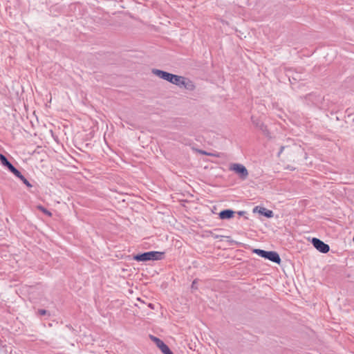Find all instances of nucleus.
Masks as SVG:
<instances>
[{
  "label": "nucleus",
  "mask_w": 354,
  "mask_h": 354,
  "mask_svg": "<svg viewBox=\"0 0 354 354\" xmlns=\"http://www.w3.org/2000/svg\"><path fill=\"white\" fill-rule=\"evenodd\" d=\"M164 252L149 251L142 253H138L133 256V259L136 261L146 262L149 261H158L165 258Z\"/></svg>",
  "instance_id": "obj_1"
},
{
  "label": "nucleus",
  "mask_w": 354,
  "mask_h": 354,
  "mask_svg": "<svg viewBox=\"0 0 354 354\" xmlns=\"http://www.w3.org/2000/svg\"><path fill=\"white\" fill-rule=\"evenodd\" d=\"M252 252L262 258H264L265 259H268L273 263L278 264L281 263L280 256L275 251H266L261 249H253Z\"/></svg>",
  "instance_id": "obj_2"
},
{
  "label": "nucleus",
  "mask_w": 354,
  "mask_h": 354,
  "mask_svg": "<svg viewBox=\"0 0 354 354\" xmlns=\"http://www.w3.org/2000/svg\"><path fill=\"white\" fill-rule=\"evenodd\" d=\"M230 169L234 171L242 180H245L248 176V171L246 167L239 163H233L230 166Z\"/></svg>",
  "instance_id": "obj_3"
},
{
  "label": "nucleus",
  "mask_w": 354,
  "mask_h": 354,
  "mask_svg": "<svg viewBox=\"0 0 354 354\" xmlns=\"http://www.w3.org/2000/svg\"><path fill=\"white\" fill-rule=\"evenodd\" d=\"M311 243L319 252L326 254L329 252L330 246L329 245L325 243L324 241L320 240L318 238L313 237L311 239Z\"/></svg>",
  "instance_id": "obj_4"
},
{
  "label": "nucleus",
  "mask_w": 354,
  "mask_h": 354,
  "mask_svg": "<svg viewBox=\"0 0 354 354\" xmlns=\"http://www.w3.org/2000/svg\"><path fill=\"white\" fill-rule=\"evenodd\" d=\"M176 82V86L178 87L184 88L190 91H194L196 88L194 82L192 80L183 76H179V80Z\"/></svg>",
  "instance_id": "obj_5"
},
{
  "label": "nucleus",
  "mask_w": 354,
  "mask_h": 354,
  "mask_svg": "<svg viewBox=\"0 0 354 354\" xmlns=\"http://www.w3.org/2000/svg\"><path fill=\"white\" fill-rule=\"evenodd\" d=\"M251 121L256 128L259 129L264 136L270 137V132L267 126L259 118L254 115L251 116Z\"/></svg>",
  "instance_id": "obj_6"
},
{
  "label": "nucleus",
  "mask_w": 354,
  "mask_h": 354,
  "mask_svg": "<svg viewBox=\"0 0 354 354\" xmlns=\"http://www.w3.org/2000/svg\"><path fill=\"white\" fill-rule=\"evenodd\" d=\"M149 337L156 344L157 347L160 348L163 354H167L170 351H171L169 347L160 338L152 335H150Z\"/></svg>",
  "instance_id": "obj_7"
},
{
  "label": "nucleus",
  "mask_w": 354,
  "mask_h": 354,
  "mask_svg": "<svg viewBox=\"0 0 354 354\" xmlns=\"http://www.w3.org/2000/svg\"><path fill=\"white\" fill-rule=\"evenodd\" d=\"M222 230H223V229L216 228L214 230L207 231L206 232L208 234H209L210 236H212L214 239H218L220 237H225L227 239V242L230 243V245H239L241 244V243H239L236 241L232 240L230 236H223V235H221V234H218L215 233L216 232H220Z\"/></svg>",
  "instance_id": "obj_8"
},
{
  "label": "nucleus",
  "mask_w": 354,
  "mask_h": 354,
  "mask_svg": "<svg viewBox=\"0 0 354 354\" xmlns=\"http://www.w3.org/2000/svg\"><path fill=\"white\" fill-rule=\"evenodd\" d=\"M253 213H258L268 218H272L274 213L272 210L268 209L266 207L261 206H255L252 210Z\"/></svg>",
  "instance_id": "obj_9"
},
{
  "label": "nucleus",
  "mask_w": 354,
  "mask_h": 354,
  "mask_svg": "<svg viewBox=\"0 0 354 354\" xmlns=\"http://www.w3.org/2000/svg\"><path fill=\"white\" fill-rule=\"evenodd\" d=\"M79 166H81V164L70 156V158L68 159V173H77Z\"/></svg>",
  "instance_id": "obj_10"
},
{
  "label": "nucleus",
  "mask_w": 354,
  "mask_h": 354,
  "mask_svg": "<svg viewBox=\"0 0 354 354\" xmlns=\"http://www.w3.org/2000/svg\"><path fill=\"white\" fill-rule=\"evenodd\" d=\"M236 212L231 209H225L218 214V217L221 220H229L234 216Z\"/></svg>",
  "instance_id": "obj_11"
},
{
  "label": "nucleus",
  "mask_w": 354,
  "mask_h": 354,
  "mask_svg": "<svg viewBox=\"0 0 354 354\" xmlns=\"http://www.w3.org/2000/svg\"><path fill=\"white\" fill-rule=\"evenodd\" d=\"M152 73L154 74L155 75H156L157 77H158L159 78L166 80V81L167 80V79L169 78V76L170 75V73H169L167 71H165L156 69V68H154L152 70Z\"/></svg>",
  "instance_id": "obj_12"
},
{
  "label": "nucleus",
  "mask_w": 354,
  "mask_h": 354,
  "mask_svg": "<svg viewBox=\"0 0 354 354\" xmlns=\"http://www.w3.org/2000/svg\"><path fill=\"white\" fill-rule=\"evenodd\" d=\"M0 162L4 167H7V169L10 168V167L12 165L8 158L2 153H0Z\"/></svg>",
  "instance_id": "obj_13"
},
{
  "label": "nucleus",
  "mask_w": 354,
  "mask_h": 354,
  "mask_svg": "<svg viewBox=\"0 0 354 354\" xmlns=\"http://www.w3.org/2000/svg\"><path fill=\"white\" fill-rule=\"evenodd\" d=\"M11 173H12L16 177L19 179H22L23 175L21 173L16 169L13 165H11L10 168L8 169Z\"/></svg>",
  "instance_id": "obj_14"
},
{
  "label": "nucleus",
  "mask_w": 354,
  "mask_h": 354,
  "mask_svg": "<svg viewBox=\"0 0 354 354\" xmlns=\"http://www.w3.org/2000/svg\"><path fill=\"white\" fill-rule=\"evenodd\" d=\"M179 76L180 75L170 73L169 78L167 79V81L169 82V83L176 85V84H177L176 82H178V80H179Z\"/></svg>",
  "instance_id": "obj_15"
},
{
  "label": "nucleus",
  "mask_w": 354,
  "mask_h": 354,
  "mask_svg": "<svg viewBox=\"0 0 354 354\" xmlns=\"http://www.w3.org/2000/svg\"><path fill=\"white\" fill-rule=\"evenodd\" d=\"M28 187H32V185L30 182L23 176L22 179H20Z\"/></svg>",
  "instance_id": "obj_16"
},
{
  "label": "nucleus",
  "mask_w": 354,
  "mask_h": 354,
  "mask_svg": "<svg viewBox=\"0 0 354 354\" xmlns=\"http://www.w3.org/2000/svg\"><path fill=\"white\" fill-rule=\"evenodd\" d=\"M38 208L41 210L44 214L50 216L51 213L42 206H39Z\"/></svg>",
  "instance_id": "obj_17"
},
{
  "label": "nucleus",
  "mask_w": 354,
  "mask_h": 354,
  "mask_svg": "<svg viewBox=\"0 0 354 354\" xmlns=\"http://www.w3.org/2000/svg\"><path fill=\"white\" fill-rule=\"evenodd\" d=\"M288 147L287 146H281L280 147V149H279V151L277 154V156L279 157L281 153L283 151V150L287 148Z\"/></svg>",
  "instance_id": "obj_18"
},
{
  "label": "nucleus",
  "mask_w": 354,
  "mask_h": 354,
  "mask_svg": "<svg viewBox=\"0 0 354 354\" xmlns=\"http://www.w3.org/2000/svg\"><path fill=\"white\" fill-rule=\"evenodd\" d=\"M46 313H47V311L46 310H44V309L39 310V313L41 315H44L46 314Z\"/></svg>",
  "instance_id": "obj_19"
},
{
  "label": "nucleus",
  "mask_w": 354,
  "mask_h": 354,
  "mask_svg": "<svg viewBox=\"0 0 354 354\" xmlns=\"http://www.w3.org/2000/svg\"><path fill=\"white\" fill-rule=\"evenodd\" d=\"M196 280H194V281L192 283V289H197V286H196Z\"/></svg>",
  "instance_id": "obj_20"
},
{
  "label": "nucleus",
  "mask_w": 354,
  "mask_h": 354,
  "mask_svg": "<svg viewBox=\"0 0 354 354\" xmlns=\"http://www.w3.org/2000/svg\"><path fill=\"white\" fill-rule=\"evenodd\" d=\"M246 214V212L245 211H239L237 212V214L240 216H244Z\"/></svg>",
  "instance_id": "obj_21"
},
{
  "label": "nucleus",
  "mask_w": 354,
  "mask_h": 354,
  "mask_svg": "<svg viewBox=\"0 0 354 354\" xmlns=\"http://www.w3.org/2000/svg\"><path fill=\"white\" fill-rule=\"evenodd\" d=\"M149 307L151 309H153L154 308V305L153 304H149Z\"/></svg>",
  "instance_id": "obj_22"
},
{
  "label": "nucleus",
  "mask_w": 354,
  "mask_h": 354,
  "mask_svg": "<svg viewBox=\"0 0 354 354\" xmlns=\"http://www.w3.org/2000/svg\"><path fill=\"white\" fill-rule=\"evenodd\" d=\"M167 354H174V353H173L171 351H169V353H167Z\"/></svg>",
  "instance_id": "obj_23"
}]
</instances>
